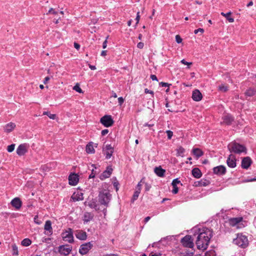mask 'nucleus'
<instances>
[{
	"label": "nucleus",
	"mask_w": 256,
	"mask_h": 256,
	"mask_svg": "<svg viewBox=\"0 0 256 256\" xmlns=\"http://www.w3.org/2000/svg\"><path fill=\"white\" fill-rule=\"evenodd\" d=\"M178 184L182 186V184L180 182V181L178 180V178H175L172 180V183L173 187L172 192L174 194H177L178 192V188L177 186Z\"/></svg>",
	"instance_id": "nucleus-20"
},
{
	"label": "nucleus",
	"mask_w": 256,
	"mask_h": 256,
	"mask_svg": "<svg viewBox=\"0 0 256 256\" xmlns=\"http://www.w3.org/2000/svg\"><path fill=\"white\" fill-rule=\"evenodd\" d=\"M114 152L112 150H111V151L105 150V152H104V154L106 156V158L108 160L111 158Z\"/></svg>",
	"instance_id": "nucleus-41"
},
{
	"label": "nucleus",
	"mask_w": 256,
	"mask_h": 256,
	"mask_svg": "<svg viewBox=\"0 0 256 256\" xmlns=\"http://www.w3.org/2000/svg\"><path fill=\"white\" fill-rule=\"evenodd\" d=\"M212 174L218 176L224 175L226 173V167L224 165H220L218 166L214 167L212 168Z\"/></svg>",
	"instance_id": "nucleus-10"
},
{
	"label": "nucleus",
	"mask_w": 256,
	"mask_h": 256,
	"mask_svg": "<svg viewBox=\"0 0 256 256\" xmlns=\"http://www.w3.org/2000/svg\"><path fill=\"white\" fill-rule=\"evenodd\" d=\"M180 62L182 64H184V65H186L187 66V68H190V66L192 65L193 63L192 62H186L184 59H182L181 61H180Z\"/></svg>",
	"instance_id": "nucleus-45"
},
{
	"label": "nucleus",
	"mask_w": 256,
	"mask_h": 256,
	"mask_svg": "<svg viewBox=\"0 0 256 256\" xmlns=\"http://www.w3.org/2000/svg\"><path fill=\"white\" fill-rule=\"evenodd\" d=\"M11 204L16 210H19L22 205V202L19 198H15L10 202Z\"/></svg>",
	"instance_id": "nucleus-17"
},
{
	"label": "nucleus",
	"mask_w": 256,
	"mask_h": 256,
	"mask_svg": "<svg viewBox=\"0 0 256 256\" xmlns=\"http://www.w3.org/2000/svg\"><path fill=\"white\" fill-rule=\"evenodd\" d=\"M106 54H107V50H104L102 51L100 56H104L106 55Z\"/></svg>",
	"instance_id": "nucleus-63"
},
{
	"label": "nucleus",
	"mask_w": 256,
	"mask_h": 256,
	"mask_svg": "<svg viewBox=\"0 0 256 256\" xmlns=\"http://www.w3.org/2000/svg\"><path fill=\"white\" fill-rule=\"evenodd\" d=\"M124 102V98H123L122 96L119 97L118 98V102L119 106H121L123 104Z\"/></svg>",
	"instance_id": "nucleus-52"
},
{
	"label": "nucleus",
	"mask_w": 256,
	"mask_h": 256,
	"mask_svg": "<svg viewBox=\"0 0 256 256\" xmlns=\"http://www.w3.org/2000/svg\"><path fill=\"white\" fill-rule=\"evenodd\" d=\"M88 206H90V208L95 209H96L97 207V204L96 203V202L93 200L88 202Z\"/></svg>",
	"instance_id": "nucleus-39"
},
{
	"label": "nucleus",
	"mask_w": 256,
	"mask_h": 256,
	"mask_svg": "<svg viewBox=\"0 0 256 256\" xmlns=\"http://www.w3.org/2000/svg\"><path fill=\"white\" fill-rule=\"evenodd\" d=\"M166 132L167 134L168 139L171 140L173 136V132L170 130H166Z\"/></svg>",
	"instance_id": "nucleus-50"
},
{
	"label": "nucleus",
	"mask_w": 256,
	"mask_h": 256,
	"mask_svg": "<svg viewBox=\"0 0 256 256\" xmlns=\"http://www.w3.org/2000/svg\"><path fill=\"white\" fill-rule=\"evenodd\" d=\"M144 93L145 94H150L152 95V96L154 98V92L150 90H148V88H146L144 89Z\"/></svg>",
	"instance_id": "nucleus-51"
},
{
	"label": "nucleus",
	"mask_w": 256,
	"mask_h": 256,
	"mask_svg": "<svg viewBox=\"0 0 256 256\" xmlns=\"http://www.w3.org/2000/svg\"><path fill=\"white\" fill-rule=\"evenodd\" d=\"M72 246L68 244L60 246L58 247L59 252L62 255L68 256L72 251Z\"/></svg>",
	"instance_id": "nucleus-11"
},
{
	"label": "nucleus",
	"mask_w": 256,
	"mask_h": 256,
	"mask_svg": "<svg viewBox=\"0 0 256 256\" xmlns=\"http://www.w3.org/2000/svg\"><path fill=\"white\" fill-rule=\"evenodd\" d=\"M94 215L90 212H85L83 216L84 223H87L92 220Z\"/></svg>",
	"instance_id": "nucleus-27"
},
{
	"label": "nucleus",
	"mask_w": 256,
	"mask_h": 256,
	"mask_svg": "<svg viewBox=\"0 0 256 256\" xmlns=\"http://www.w3.org/2000/svg\"><path fill=\"white\" fill-rule=\"evenodd\" d=\"M150 78L152 80L158 81V79L157 78V76L155 74H151L150 76Z\"/></svg>",
	"instance_id": "nucleus-60"
},
{
	"label": "nucleus",
	"mask_w": 256,
	"mask_h": 256,
	"mask_svg": "<svg viewBox=\"0 0 256 256\" xmlns=\"http://www.w3.org/2000/svg\"><path fill=\"white\" fill-rule=\"evenodd\" d=\"M228 90V86H225L224 84H222L221 85L219 86H218V90L223 92H226Z\"/></svg>",
	"instance_id": "nucleus-42"
},
{
	"label": "nucleus",
	"mask_w": 256,
	"mask_h": 256,
	"mask_svg": "<svg viewBox=\"0 0 256 256\" xmlns=\"http://www.w3.org/2000/svg\"><path fill=\"white\" fill-rule=\"evenodd\" d=\"M256 94V90L254 88H250L246 90L244 92V94L246 96H252Z\"/></svg>",
	"instance_id": "nucleus-31"
},
{
	"label": "nucleus",
	"mask_w": 256,
	"mask_h": 256,
	"mask_svg": "<svg viewBox=\"0 0 256 256\" xmlns=\"http://www.w3.org/2000/svg\"><path fill=\"white\" fill-rule=\"evenodd\" d=\"M48 13L49 14H58V12H56L54 8H50V10H48Z\"/></svg>",
	"instance_id": "nucleus-61"
},
{
	"label": "nucleus",
	"mask_w": 256,
	"mask_h": 256,
	"mask_svg": "<svg viewBox=\"0 0 256 256\" xmlns=\"http://www.w3.org/2000/svg\"><path fill=\"white\" fill-rule=\"evenodd\" d=\"M50 168L48 164L42 165L40 167V170L43 172H49L50 170Z\"/></svg>",
	"instance_id": "nucleus-44"
},
{
	"label": "nucleus",
	"mask_w": 256,
	"mask_h": 256,
	"mask_svg": "<svg viewBox=\"0 0 256 256\" xmlns=\"http://www.w3.org/2000/svg\"><path fill=\"white\" fill-rule=\"evenodd\" d=\"M227 147L231 154H247L248 149L246 146L244 144L236 142L235 140L229 143Z\"/></svg>",
	"instance_id": "nucleus-2"
},
{
	"label": "nucleus",
	"mask_w": 256,
	"mask_h": 256,
	"mask_svg": "<svg viewBox=\"0 0 256 256\" xmlns=\"http://www.w3.org/2000/svg\"><path fill=\"white\" fill-rule=\"evenodd\" d=\"M12 254L14 255H18V249L16 246L14 244L12 245Z\"/></svg>",
	"instance_id": "nucleus-46"
},
{
	"label": "nucleus",
	"mask_w": 256,
	"mask_h": 256,
	"mask_svg": "<svg viewBox=\"0 0 256 256\" xmlns=\"http://www.w3.org/2000/svg\"><path fill=\"white\" fill-rule=\"evenodd\" d=\"M236 156L233 154H230L226 160V164L230 168H234L236 166Z\"/></svg>",
	"instance_id": "nucleus-13"
},
{
	"label": "nucleus",
	"mask_w": 256,
	"mask_h": 256,
	"mask_svg": "<svg viewBox=\"0 0 256 256\" xmlns=\"http://www.w3.org/2000/svg\"><path fill=\"white\" fill-rule=\"evenodd\" d=\"M144 46V43L142 42H140L137 44V47L140 49L143 48Z\"/></svg>",
	"instance_id": "nucleus-59"
},
{
	"label": "nucleus",
	"mask_w": 256,
	"mask_h": 256,
	"mask_svg": "<svg viewBox=\"0 0 256 256\" xmlns=\"http://www.w3.org/2000/svg\"><path fill=\"white\" fill-rule=\"evenodd\" d=\"M234 243L242 248H245L248 244V241L246 236L238 234L237 237L234 240Z\"/></svg>",
	"instance_id": "nucleus-4"
},
{
	"label": "nucleus",
	"mask_w": 256,
	"mask_h": 256,
	"mask_svg": "<svg viewBox=\"0 0 256 256\" xmlns=\"http://www.w3.org/2000/svg\"><path fill=\"white\" fill-rule=\"evenodd\" d=\"M172 84H168V82H159V86L162 87H168L170 88Z\"/></svg>",
	"instance_id": "nucleus-47"
},
{
	"label": "nucleus",
	"mask_w": 256,
	"mask_h": 256,
	"mask_svg": "<svg viewBox=\"0 0 256 256\" xmlns=\"http://www.w3.org/2000/svg\"><path fill=\"white\" fill-rule=\"evenodd\" d=\"M222 119L224 122L227 126H230L232 124V122L234 121V117L230 114H227L222 116Z\"/></svg>",
	"instance_id": "nucleus-15"
},
{
	"label": "nucleus",
	"mask_w": 256,
	"mask_h": 256,
	"mask_svg": "<svg viewBox=\"0 0 256 256\" xmlns=\"http://www.w3.org/2000/svg\"><path fill=\"white\" fill-rule=\"evenodd\" d=\"M252 164V160L250 156L244 157L242 160L241 167L243 169L248 170Z\"/></svg>",
	"instance_id": "nucleus-12"
},
{
	"label": "nucleus",
	"mask_w": 256,
	"mask_h": 256,
	"mask_svg": "<svg viewBox=\"0 0 256 256\" xmlns=\"http://www.w3.org/2000/svg\"><path fill=\"white\" fill-rule=\"evenodd\" d=\"M34 222L36 224H40L42 223L41 221L38 220V216L37 215L35 216L34 217Z\"/></svg>",
	"instance_id": "nucleus-55"
},
{
	"label": "nucleus",
	"mask_w": 256,
	"mask_h": 256,
	"mask_svg": "<svg viewBox=\"0 0 256 256\" xmlns=\"http://www.w3.org/2000/svg\"><path fill=\"white\" fill-rule=\"evenodd\" d=\"M77 238L80 240H86L87 238V235L86 232L82 230H79L76 231V232L75 234Z\"/></svg>",
	"instance_id": "nucleus-21"
},
{
	"label": "nucleus",
	"mask_w": 256,
	"mask_h": 256,
	"mask_svg": "<svg viewBox=\"0 0 256 256\" xmlns=\"http://www.w3.org/2000/svg\"><path fill=\"white\" fill-rule=\"evenodd\" d=\"M212 236V232L208 228H204L198 234L196 244L197 248L202 250H206Z\"/></svg>",
	"instance_id": "nucleus-1"
},
{
	"label": "nucleus",
	"mask_w": 256,
	"mask_h": 256,
	"mask_svg": "<svg viewBox=\"0 0 256 256\" xmlns=\"http://www.w3.org/2000/svg\"><path fill=\"white\" fill-rule=\"evenodd\" d=\"M176 150V156L184 157V154L186 150L182 146H178Z\"/></svg>",
	"instance_id": "nucleus-29"
},
{
	"label": "nucleus",
	"mask_w": 256,
	"mask_h": 256,
	"mask_svg": "<svg viewBox=\"0 0 256 256\" xmlns=\"http://www.w3.org/2000/svg\"><path fill=\"white\" fill-rule=\"evenodd\" d=\"M140 12H137L136 18H135V20H136V22H137V24H138L139 22H140Z\"/></svg>",
	"instance_id": "nucleus-57"
},
{
	"label": "nucleus",
	"mask_w": 256,
	"mask_h": 256,
	"mask_svg": "<svg viewBox=\"0 0 256 256\" xmlns=\"http://www.w3.org/2000/svg\"><path fill=\"white\" fill-rule=\"evenodd\" d=\"M32 243V241L29 238H24L22 242V244L23 246H29Z\"/></svg>",
	"instance_id": "nucleus-40"
},
{
	"label": "nucleus",
	"mask_w": 256,
	"mask_h": 256,
	"mask_svg": "<svg viewBox=\"0 0 256 256\" xmlns=\"http://www.w3.org/2000/svg\"><path fill=\"white\" fill-rule=\"evenodd\" d=\"M62 237L64 240L70 243L74 242V236L72 229L69 228L68 230L62 233Z\"/></svg>",
	"instance_id": "nucleus-7"
},
{
	"label": "nucleus",
	"mask_w": 256,
	"mask_h": 256,
	"mask_svg": "<svg viewBox=\"0 0 256 256\" xmlns=\"http://www.w3.org/2000/svg\"><path fill=\"white\" fill-rule=\"evenodd\" d=\"M43 115L47 116L50 119L55 120L56 118V114H52L50 112H44Z\"/></svg>",
	"instance_id": "nucleus-34"
},
{
	"label": "nucleus",
	"mask_w": 256,
	"mask_h": 256,
	"mask_svg": "<svg viewBox=\"0 0 256 256\" xmlns=\"http://www.w3.org/2000/svg\"><path fill=\"white\" fill-rule=\"evenodd\" d=\"M44 230H46L48 231L50 234H52V222L50 220H48L46 221L44 224Z\"/></svg>",
	"instance_id": "nucleus-33"
},
{
	"label": "nucleus",
	"mask_w": 256,
	"mask_h": 256,
	"mask_svg": "<svg viewBox=\"0 0 256 256\" xmlns=\"http://www.w3.org/2000/svg\"><path fill=\"white\" fill-rule=\"evenodd\" d=\"M15 146H16V144H10V145H8L7 146V148H6L7 151L8 152H12L14 150Z\"/></svg>",
	"instance_id": "nucleus-43"
},
{
	"label": "nucleus",
	"mask_w": 256,
	"mask_h": 256,
	"mask_svg": "<svg viewBox=\"0 0 256 256\" xmlns=\"http://www.w3.org/2000/svg\"><path fill=\"white\" fill-rule=\"evenodd\" d=\"M94 143L92 142H90L86 145V152L87 154H94L95 150L94 146Z\"/></svg>",
	"instance_id": "nucleus-22"
},
{
	"label": "nucleus",
	"mask_w": 256,
	"mask_h": 256,
	"mask_svg": "<svg viewBox=\"0 0 256 256\" xmlns=\"http://www.w3.org/2000/svg\"><path fill=\"white\" fill-rule=\"evenodd\" d=\"M113 171V168H112V165H108L106 166V170H104L102 174H101L99 176H110L112 174Z\"/></svg>",
	"instance_id": "nucleus-24"
},
{
	"label": "nucleus",
	"mask_w": 256,
	"mask_h": 256,
	"mask_svg": "<svg viewBox=\"0 0 256 256\" xmlns=\"http://www.w3.org/2000/svg\"><path fill=\"white\" fill-rule=\"evenodd\" d=\"M104 256H119L116 254H105Z\"/></svg>",
	"instance_id": "nucleus-64"
},
{
	"label": "nucleus",
	"mask_w": 256,
	"mask_h": 256,
	"mask_svg": "<svg viewBox=\"0 0 256 256\" xmlns=\"http://www.w3.org/2000/svg\"><path fill=\"white\" fill-rule=\"evenodd\" d=\"M192 176H202V173L198 168H194L191 171Z\"/></svg>",
	"instance_id": "nucleus-30"
},
{
	"label": "nucleus",
	"mask_w": 256,
	"mask_h": 256,
	"mask_svg": "<svg viewBox=\"0 0 256 256\" xmlns=\"http://www.w3.org/2000/svg\"><path fill=\"white\" fill-rule=\"evenodd\" d=\"M119 182H118L116 180V178H115L114 182H113V185H114V188H115V190H116V192H118V186H119Z\"/></svg>",
	"instance_id": "nucleus-49"
},
{
	"label": "nucleus",
	"mask_w": 256,
	"mask_h": 256,
	"mask_svg": "<svg viewBox=\"0 0 256 256\" xmlns=\"http://www.w3.org/2000/svg\"><path fill=\"white\" fill-rule=\"evenodd\" d=\"M27 152L28 150L24 144H20L16 150L17 154L19 156H24Z\"/></svg>",
	"instance_id": "nucleus-16"
},
{
	"label": "nucleus",
	"mask_w": 256,
	"mask_h": 256,
	"mask_svg": "<svg viewBox=\"0 0 256 256\" xmlns=\"http://www.w3.org/2000/svg\"><path fill=\"white\" fill-rule=\"evenodd\" d=\"M74 46L77 50H78L80 49V46L78 43L74 42Z\"/></svg>",
	"instance_id": "nucleus-56"
},
{
	"label": "nucleus",
	"mask_w": 256,
	"mask_h": 256,
	"mask_svg": "<svg viewBox=\"0 0 256 256\" xmlns=\"http://www.w3.org/2000/svg\"><path fill=\"white\" fill-rule=\"evenodd\" d=\"M232 12L230 11L226 13L222 12L220 14L226 18V20L230 22H234V18L232 17Z\"/></svg>",
	"instance_id": "nucleus-26"
},
{
	"label": "nucleus",
	"mask_w": 256,
	"mask_h": 256,
	"mask_svg": "<svg viewBox=\"0 0 256 256\" xmlns=\"http://www.w3.org/2000/svg\"><path fill=\"white\" fill-rule=\"evenodd\" d=\"M105 150L111 151L112 150L114 152V148L111 146L110 144H107L104 146L102 147V152H104Z\"/></svg>",
	"instance_id": "nucleus-38"
},
{
	"label": "nucleus",
	"mask_w": 256,
	"mask_h": 256,
	"mask_svg": "<svg viewBox=\"0 0 256 256\" xmlns=\"http://www.w3.org/2000/svg\"><path fill=\"white\" fill-rule=\"evenodd\" d=\"M242 220V217L234 218L229 219V224L230 226H236L238 228H242L244 226V224H240Z\"/></svg>",
	"instance_id": "nucleus-8"
},
{
	"label": "nucleus",
	"mask_w": 256,
	"mask_h": 256,
	"mask_svg": "<svg viewBox=\"0 0 256 256\" xmlns=\"http://www.w3.org/2000/svg\"><path fill=\"white\" fill-rule=\"evenodd\" d=\"M78 181V177H68V184L71 186H76Z\"/></svg>",
	"instance_id": "nucleus-32"
},
{
	"label": "nucleus",
	"mask_w": 256,
	"mask_h": 256,
	"mask_svg": "<svg viewBox=\"0 0 256 256\" xmlns=\"http://www.w3.org/2000/svg\"><path fill=\"white\" fill-rule=\"evenodd\" d=\"M16 126L14 123L10 122L5 126L4 132L9 133L13 130L16 128Z\"/></svg>",
	"instance_id": "nucleus-25"
},
{
	"label": "nucleus",
	"mask_w": 256,
	"mask_h": 256,
	"mask_svg": "<svg viewBox=\"0 0 256 256\" xmlns=\"http://www.w3.org/2000/svg\"><path fill=\"white\" fill-rule=\"evenodd\" d=\"M109 36H108L105 40L103 42L102 44V48L104 49H105L107 46V43H108V38Z\"/></svg>",
	"instance_id": "nucleus-54"
},
{
	"label": "nucleus",
	"mask_w": 256,
	"mask_h": 256,
	"mask_svg": "<svg viewBox=\"0 0 256 256\" xmlns=\"http://www.w3.org/2000/svg\"><path fill=\"white\" fill-rule=\"evenodd\" d=\"M140 188H139L138 190H136L134 192V195L132 196V202H134V200H136L138 198L139 194L140 193Z\"/></svg>",
	"instance_id": "nucleus-37"
},
{
	"label": "nucleus",
	"mask_w": 256,
	"mask_h": 256,
	"mask_svg": "<svg viewBox=\"0 0 256 256\" xmlns=\"http://www.w3.org/2000/svg\"><path fill=\"white\" fill-rule=\"evenodd\" d=\"M204 29L202 28H198L194 30V34H198V32H201L202 34L204 33Z\"/></svg>",
	"instance_id": "nucleus-53"
},
{
	"label": "nucleus",
	"mask_w": 256,
	"mask_h": 256,
	"mask_svg": "<svg viewBox=\"0 0 256 256\" xmlns=\"http://www.w3.org/2000/svg\"><path fill=\"white\" fill-rule=\"evenodd\" d=\"M202 97V94L199 90L196 89L192 91V98L194 101L200 102Z\"/></svg>",
	"instance_id": "nucleus-14"
},
{
	"label": "nucleus",
	"mask_w": 256,
	"mask_h": 256,
	"mask_svg": "<svg viewBox=\"0 0 256 256\" xmlns=\"http://www.w3.org/2000/svg\"><path fill=\"white\" fill-rule=\"evenodd\" d=\"M154 172L158 176H165L166 170L162 168L161 166H156L154 170Z\"/></svg>",
	"instance_id": "nucleus-19"
},
{
	"label": "nucleus",
	"mask_w": 256,
	"mask_h": 256,
	"mask_svg": "<svg viewBox=\"0 0 256 256\" xmlns=\"http://www.w3.org/2000/svg\"><path fill=\"white\" fill-rule=\"evenodd\" d=\"M111 198L112 194L108 190H104L100 192L98 194V202L101 204L108 206Z\"/></svg>",
	"instance_id": "nucleus-3"
},
{
	"label": "nucleus",
	"mask_w": 256,
	"mask_h": 256,
	"mask_svg": "<svg viewBox=\"0 0 256 256\" xmlns=\"http://www.w3.org/2000/svg\"><path fill=\"white\" fill-rule=\"evenodd\" d=\"M92 244L91 242H88L82 244L79 249V252L82 255L86 254L92 248Z\"/></svg>",
	"instance_id": "nucleus-9"
},
{
	"label": "nucleus",
	"mask_w": 256,
	"mask_h": 256,
	"mask_svg": "<svg viewBox=\"0 0 256 256\" xmlns=\"http://www.w3.org/2000/svg\"><path fill=\"white\" fill-rule=\"evenodd\" d=\"M50 80V76H47L45 77V78H44V81H43L44 84H46Z\"/></svg>",
	"instance_id": "nucleus-62"
},
{
	"label": "nucleus",
	"mask_w": 256,
	"mask_h": 256,
	"mask_svg": "<svg viewBox=\"0 0 256 256\" xmlns=\"http://www.w3.org/2000/svg\"><path fill=\"white\" fill-rule=\"evenodd\" d=\"M73 90L79 94H83V90L80 87V85L78 83H76L73 87Z\"/></svg>",
	"instance_id": "nucleus-36"
},
{
	"label": "nucleus",
	"mask_w": 256,
	"mask_h": 256,
	"mask_svg": "<svg viewBox=\"0 0 256 256\" xmlns=\"http://www.w3.org/2000/svg\"><path fill=\"white\" fill-rule=\"evenodd\" d=\"M71 198L74 202L80 201L83 200V194L82 192L75 194L74 193Z\"/></svg>",
	"instance_id": "nucleus-28"
},
{
	"label": "nucleus",
	"mask_w": 256,
	"mask_h": 256,
	"mask_svg": "<svg viewBox=\"0 0 256 256\" xmlns=\"http://www.w3.org/2000/svg\"><path fill=\"white\" fill-rule=\"evenodd\" d=\"M100 122L104 127L109 128L114 125V121L111 115L105 114L100 118Z\"/></svg>",
	"instance_id": "nucleus-5"
},
{
	"label": "nucleus",
	"mask_w": 256,
	"mask_h": 256,
	"mask_svg": "<svg viewBox=\"0 0 256 256\" xmlns=\"http://www.w3.org/2000/svg\"><path fill=\"white\" fill-rule=\"evenodd\" d=\"M210 184V181L206 179L203 178L200 180L196 181L194 183L196 186H206Z\"/></svg>",
	"instance_id": "nucleus-23"
},
{
	"label": "nucleus",
	"mask_w": 256,
	"mask_h": 256,
	"mask_svg": "<svg viewBox=\"0 0 256 256\" xmlns=\"http://www.w3.org/2000/svg\"><path fill=\"white\" fill-rule=\"evenodd\" d=\"M108 132H109L108 130V129H104V130H102L101 134H102V136H104L106 135V134H108Z\"/></svg>",
	"instance_id": "nucleus-58"
},
{
	"label": "nucleus",
	"mask_w": 256,
	"mask_h": 256,
	"mask_svg": "<svg viewBox=\"0 0 256 256\" xmlns=\"http://www.w3.org/2000/svg\"><path fill=\"white\" fill-rule=\"evenodd\" d=\"M192 154L194 156L196 159L204 155V152L200 148H194L192 150Z\"/></svg>",
	"instance_id": "nucleus-18"
},
{
	"label": "nucleus",
	"mask_w": 256,
	"mask_h": 256,
	"mask_svg": "<svg viewBox=\"0 0 256 256\" xmlns=\"http://www.w3.org/2000/svg\"><path fill=\"white\" fill-rule=\"evenodd\" d=\"M175 40L178 44H180L182 42V38H181L180 35L177 34L175 36Z\"/></svg>",
	"instance_id": "nucleus-48"
},
{
	"label": "nucleus",
	"mask_w": 256,
	"mask_h": 256,
	"mask_svg": "<svg viewBox=\"0 0 256 256\" xmlns=\"http://www.w3.org/2000/svg\"><path fill=\"white\" fill-rule=\"evenodd\" d=\"M194 240L190 235H186L182 238L180 242L182 246L186 248H192L194 246Z\"/></svg>",
	"instance_id": "nucleus-6"
},
{
	"label": "nucleus",
	"mask_w": 256,
	"mask_h": 256,
	"mask_svg": "<svg viewBox=\"0 0 256 256\" xmlns=\"http://www.w3.org/2000/svg\"><path fill=\"white\" fill-rule=\"evenodd\" d=\"M92 166L94 167L95 170L93 168L92 170L91 174L88 176H96L100 172V170H98V171L97 170V168L96 166V164H92Z\"/></svg>",
	"instance_id": "nucleus-35"
}]
</instances>
